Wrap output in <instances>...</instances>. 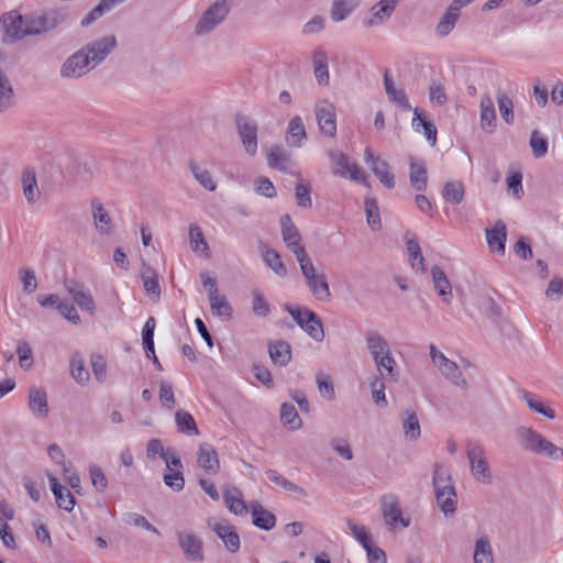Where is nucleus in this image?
Listing matches in <instances>:
<instances>
[{
	"label": "nucleus",
	"mask_w": 563,
	"mask_h": 563,
	"mask_svg": "<svg viewBox=\"0 0 563 563\" xmlns=\"http://www.w3.org/2000/svg\"><path fill=\"white\" fill-rule=\"evenodd\" d=\"M515 438L518 445L526 452L545 456L554 461L563 460V449L531 427H517L515 429Z\"/></svg>",
	"instance_id": "1"
},
{
	"label": "nucleus",
	"mask_w": 563,
	"mask_h": 563,
	"mask_svg": "<svg viewBox=\"0 0 563 563\" xmlns=\"http://www.w3.org/2000/svg\"><path fill=\"white\" fill-rule=\"evenodd\" d=\"M366 346L378 374L382 377H389L396 380L399 376V371L387 340L380 333L371 331L366 334Z\"/></svg>",
	"instance_id": "2"
},
{
	"label": "nucleus",
	"mask_w": 563,
	"mask_h": 563,
	"mask_svg": "<svg viewBox=\"0 0 563 563\" xmlns=\"http://www.w3.org/2000/svg\"><path fill=\"white\" fill-rule=\"evenodd\" d=\"M432 483L438 506L445 516L453 515L456 509L457 496L451 473L442 464H435Z\"/></svg>",
	"instance_id": "3"
},
{
	"label": "nucleus",
	"mask_w": 563,
	"mask_h": 563,
	"mask_svg": "<svg viewBox=\"0 0 563 563\" xmlns=\"http://www.w3.org/2000/svg\"><path fill=\"white\" fill-rule=\"evenodd\" d=\"M229 12L228 0L214 1L198 16L194 26V34L198 37L209 35L225 21Z\"/></svg>",
	"instance_id": "4"
},
{
	"label": "nucleus",
	"mask_w": 563,
	"mask_h": 563,
	"mask_svg": "<svg viewBox=\"0 0 563 563\" xmlns=\"http://www.w3.org/2000/svg\"><path fill=\"white\" fill-rule=\"evenodd\" d=\"M297 262L311 295L319 301H329L331 291L325 274L317 271L308 254L299 257Z\"/></svg>",
	"instance_id": "5"
},
{
	"label": "nucleus",
	"mask_w": 563,
	"mask_h": 563,
	"mask_svg": "<svg viewBox=\"0 0 563 563\" xmlns=\"http://www.w3.org/2000/svg\"><path fill=\"white\" fill-rule=\"evenodd\" d=\"M466 456L474 479L484 485L492 484L493 473L485 448L479 443L468 442L466 445Z\"/></svg>",
	"instance_id": "6"
},
{
	"label": "nucleus",
	"mask_w": 563,
	"mask_h": 563,
	"mask_svg": "<svg viewBox=\"0 0 563 563\" xmlns=\"http://www.w3.org/2000/svg\"><path fill=\"white\" fill-rule=\"evenodd\" d=\"M234 123L244 152L254 157L258 151L257 122L245 114L238 113Z\"/></svg>",
	"instance_id": "7"
},
{
	"label": "nucleus",
	"mask_w": 563,
	"mask_h": 563,
	"mask_svg": "<svg viewBox=\"0 0 563 563\" xmlns=\"http://www.w3.org/2000/svg\"><path fill=\"white\" fill-rule=\"evenodd\" d=\"M26 37L24 16L18 10L0 15V40L3 44H14Z\"/></svg>",
	"instance_id": "8"
},
{
	"label": "nucleus",
	"mask_w": 563,
	"mask_h": 563,
	"mask_svg": "<svg viewBox=\"0 0 563 563\" xmlns=\"http://www.w3.org/2000/svg\"><path fill=\"white\" fill-rule=\"evenodd\" d=\"M287 312L296 323L316 342H322L324 331L319 317L310 309L290 306L286 307Z\"/></svg>",
	"instance_id": "9"
},
{
	"label": "nucleus",
	"mask_w": 563,
	"mask_h": 563,
	"mask_svg": "<svg viewBox=\"0 0 563 563\" xmlns=\"http://www.w3.org/2000/svg\"><path fill=\"white\" fill-rule=\"evenodd\" d=\"M64 21V15L57 10H47L24 16L25 34L37 35L56 29Z\"/></svg>",
	"instance_id": "10"
},
{
	"label": "nucleus",
	"mask_w": 563,
	"mask_h": 563,
	"mask_svg": "<svg viewBox=\"0 0 563 563\" xmlns=\"http://www.w3.org/2000/svg\"><path fill=\"white\" fill-rule=\"evenodd\" d=\"M380 511L384 522L389 530L397 528H407L410 525V518H405L400 508L399 499L395 495H384L379 500Z\"/></svg>",
	"instance_id": "11"
},
{
	"label": "nucleus",
	"mask_w": 563,
	"mask_h": 563,
	"mask_svg": "<svg viewBox=\"0 0 563 563\" xmlns=\"http://www.w3.org/2000/svg\"><path fill=\"white\" fill-rule=\"evenodd\" d=\"M430 356L432 363L438 367L440 373L449 380H451L454 385L461 388H467L468 383L464 378L462 372L460 371L457 364L451 360H449L441 351L437 349L435 345H430Z\"/></svg>",
	"instance_id": "12"
},
{
	"label": "nucleus",
	"mask_w": 563,
	"mask_h": 563,
	"mask_svg": "<svg viewBox=\"0 0 563 563\" xmlns=\"http://www.w3.org/2000/svg\"><path fill=\"white\" fill-rule=\"evenodd\" d=\"M93 68L95 67L87 54H85L84 49L80 48L67 57L62 64L59 75L62 78L77 79L87 75Z\"/></svg>",
	"instance_id": "13"
},
{
	"label": "nucleus",
	"mask_w": 563,
	"mask_h": 563,
	"mask_svg": "<svg viewBox=\"0 0 563 563\" xmlns=\"http://www.w3.org/2000/svg\"><path fill=\"white\" fill-rule=\"evenodd\" d=\"M314 115L321 134L333 137L336 134L335 107L327 99H320L314 103Z\"/></svg>",
	"instance_id": "14"
},
{
	"label": "nucleus",
	"mask_w": 563,
	"mask_h": 563,
	"mask_svg": "<svg viewBox=\"0 0 563 563\" xmlns=\"http://www.w3.org/2000/svg\"><path fill=\"white\" fill-rule=\"evenodd\" d=\"M117 44V37L110 34L89 42L82 49L96 68L111 54Z\"/></svg>",
	"instance_id": "15"
},
{
	"label": "nucleus",
	"mask_w": 563,
	"mask_h": 563,
	"mask_svg": "<svg viewBox=\"0 0 563 563\" xmlns=\"http://www.w3.org/2000/svg\"><path fill=\"white\" fill-rule=\"evenodd\" d=\"M208 526L222 540L228 551L234 553L240 549V537L235 527L227 519H209Z\"/></svg>",
	"instance_id": "16"
},
{
	"label": "nucleus",
	"mask_w": 563,
	"mask_h": 563,
	"mask_svg": "<svg viewBox=\"0 0 563 563\" xmlns=\"http://www.w3.org/2000/svg\"><path fill=\"white\" fill-rule=\"evenodd\" d=\"M282 235L286 246L294 253L296 258L307 254L305 246L301 243V235L292 223L289 214H285L280 219Z\"/></svg>",
	"instance_id": "17"
},
{
	"label": "nucleus",
	"mask_w": 563,
	"mask_h": 563,
	"mask_svg": "<svg viewBox=\"0 0 563 563\" xmlns=\"http://www.w3.org/2000/svg\"><path fill=\"white\" fill-rule=\"evenodd\" d=\"M364 159L384 187L387 189L395 187V176L386 161L375 156L369 148L365 150Z\"/></svg>",
	"instance_id": "18"
},
{
	"label": "nucleus",
	"mask_w": 563,
	"mask_h": 563,
	"mask_svg": "<svg viewBox=\"0 0 563 563\" xmlns=\"http://www.w3.org/2000/svg\"><path fill=\"white\" fill-rule=\"evenodd\" d=\"M65 288L78 307L90 316L96 312L95 300L88 289L74 279L65 282Z\"/></svg>",
	"instance_id": "19"
},
{
	"label": "nucleus",
	"mask_w": 563,
	"mask_h": 563,
	"mask_svg": "<svg viewBox=\"0 0 563 563\" xmlns=\"http://www.w3.org/2000/svg\"><path fill=\"white\" fill-rule=\"evenodd\" d=\"M177 540L185 556L189 561H202L203 550L202 542L198 536L189 531L177 532Z\"/></svg>",
	"instance_id": "20"
},
{
	"label": "nucleus",
	"mask_w": 563,
	"mask_h": 563,
	"mask_svg": "<svg viewBox=\"0 0 563 563\" xmlns=\"http://www.w3.org/2000/svg\"><path fill=\"white\" fill-rule=\"evenodd\" d=\"M27 407L34 417L47 418L49 407L46 390L42 387L31 386L27 391Z\"/></svg>",
	"instance_id": "21"
},
{
	"label": "nucleus",
	"mask_w": 563,
	"mask_h": 563,
	"mask_svg": "<svg viewBox=\"0 0 563 563\" xmlns=\"http://www.w3.org/2000/svg\"><path fill=\"white\" fill-rule=\"evenodd\" d=\"M267 164L269 167L278 169L283 173H290L295 167L291 154L282 145H272L266 153Z\"/></svg>",
	"instance_id": "22"
},
{
	"label": "nucleus",
	"mask_w": 563,
	"mask_h": 563,
	"mask_svg": "<svg viewBox=\"0 0 563 563\" xmlns=\"http://www.w3.org/2000/svg\"><path fill=\"white\" fill-rule=\"evenodd\" d=\"M197 463L208 475H216L220 471L219 455L211 444L202 443L199 445Z\"/></svg>",
	"instance_id": "23"
},
{
	"label": "nucleus",
	"mask_w": 563,
	"mask_h": 563,
	"mask_svg": "<svg viewBox=\"0 0 563 563\" xmlns=\"http://www.w3.org/2000/svg\"><path fill=\"white\" fill-rule=\"evenodd\" d=\"M485 234L489 250L494 253L504 255L505 243L507 239L506 224L503 221L498 220L492 227L486 228Z\"/></svg>",
	"instance_id": "24"
},
{
	"label": "nucleus",
	"mask_w": 563,
	"mask_h": 563,
	"mask_svg": "<svg viewBox=\"0 0 563 563\" xmlns=\"http://www.w3.org/2000/svg\"><path fill=\"white\" fill-rule=\"evenodd\" d=\"M311 59L313 66V75L317 82L323 87L329 86L330 74L328 53L322 47H317L312 51Z\"/></svg>",
	"instance_id": "25"
},
{
	"label": "nucleus",
	"mask_w": 563,
	"mask_h": 563,
	"mask_svg": "<svg viewBox=\"0 0 563 563\" xmlns=\"http://www.w3.org/2000/svg\"><path fill=\"white\" fill-rule=\"evenodd\" d=\"M465 7V4H462V2H457V0H453L444 14L442 15L441 20L435 26V32L438 36L444 37L446 36L455 26V23L457 22L460 18V10Z\"/></svg>",
	"instance_id": "26"
},
{
	"label": "nucleus",
	"mask_w": 563,
	"mask_h": 563,
	"mask_svg": "<svg viewBox=\"0 0 563 563\" xmlns=\"http://www.w3.org/2000/svg\"><path fill=\"white\" fill-rule=\"evenodd\" d=\"M47 478L58 508L70 512L75 506L74 495L65 486L60 485L54 475L48 474Z\"/></svg>",
	"instance_id": "27"
},
{
	"label": "nucleus",
	"mask_w": 563,
	"mask_h": 563,
	"mask_svg": "<svg viewBox=\"0 0 563 563\" xmlns=\"http://www.w3.org/2000/svg\"><path fill=\"white\" fill-rule=\"evenodd\" d=\"M21 186L24 198L27 202H35L40 197L37 186L36 172L33 167L27 166L21 173Z\"/></svg>",
	"instance_id": "28"
},
{
	"label": "nucleus",
	"mask_w": 563,
	"mask_h": 563,
	"mask_svg": "<svg viewBox=\"0 0 563 563\" xmlns=\"http://www.w3.org/2000/svg\"><path fill=\"white\" fill-rule=\"evenodd\" d=\"M223 500L230 512L236 516L246 515L249 511L241 490L234 486L227 487L223 490Z\"/></svg>",
	"instance_id": "29"
},
{
	"label": "nucleus",
	"mask_w": 563,
	"mask_h": 563,
	"mask_svg": "<svg viewBox=\"0 0 563 563\" xmlns=\"http://www.w3.org/2000/svg\"><path fill=\"white\" fill-rule=\"evenodd\" d=\"M432 284L434 290L442 298V301L450 303L452 299V285L445 273L439 266L431 268Z\"/></svg>",
	"instance_id": "30"
},
{
	"label": "nucleus",
	"mask_w": 563,
	"mask_h": 563,
	"mask_svg": "<svg viewBox=\"0 0 563 563\" xmlns=\"http://www.w3.org/2000/svg\"><path fill=\"white\" fill-rule=\"evenodd\" d=\"M307 139V132L302 119L292 117L287 126L286 141L292 147H300Z\"/></svg>",
	"instance_id": "31"
},
{
	"label": "nucleus",
	"mask_w": 563,
	"mask_h": 563,
	"mask_svg": "<svg viewBox=\"0 0 563 563\" xmlns=\"http://www.w3.org/2000/svg\"><path fill=\"white\" fill-rule=\"evenodd\" d=\"M384 86L389 101L397 104L404 111L412 110L405 90L396 88L394 80L388 76L387 71L384 75Z\"/></svg>",
	"instance_id": "32"
},
{
	"label": "nucleus",
	"mask_w": 563,
	"mask_h": 563,
	"mask_svg": "<svg viewBox=\"0 0 563 563\" xmlns=\"http://www.w3.org/2000/svg\"><path fill=\"white\" fill-rule=\"evenodd\" d=\"M188 167L197 180V183L208 191H214L217 189V181L213 178L211 172L200 163L190 161Z\"/></svg>",
	"instance_id": "33"
},
{
	"label": "nucleus",
	"mask_w": 563,
	"mask_h": 563,
	"mask_svg": "<svg viewBox=\"0 0 563 563\" xmlns=\"http://www.w3.org/2000/svg\"><path fill=\"white\" fill-rule=\"evenodd\" d=\"M252 522L257 528L265 531L272 530L276 525V517L273 512L266 510L258 503L251 504Z\"/></svg>",
	"instance_id": "34"
},
{
	"label": "nucleus",
	"mask_w": 563,
	"mask_h": 563,
	"mask_svg": "<svg viewBox=\"0 0 563 563\" xmlns=\"http://www.w3.org/2000/svg\"><path fill=\"white\" fill-rule=\"evenodd\" d=\"M481 126L483 130L492 133L496 125V111L493 100L489 96L485 95L481 99Z\"/></svg>",
	"instance_id": "35"
},
{
	"label": "nucleus",
	"mask_w": 563,
	"mask_h": 563,
	"mask_svg": "<svg viewBox=\"0 0 563 563\" xmlns=\"http://www.w3.org/2000/svg\"><path fill=\"white\" fill-rule=\"evenodd\" d=\"M398 0H379L373 8V19L368 20L366 23L367 26H373L378 23H383L385 20L390 18L393 14Z\"/></svg>",
	"instance_id": "36"
},
{
	"label": "nucleus",
	"mask_w": 563,
	"mask_h": 563,
	"mask_svg": "<svg viewBox=\"0 0 563 563\" xmlns=\"http://www.w3.org/2000/svg\"><path fill=\"white\" fill-rule=\"evenodd\" d=\"M261 254L264 263L279 277H286L288 272L280 255L267 245L261 246Z\"/></svg>",
	"instance_id": "37"
},
{
	"label": "nucleus",
	"mask_w": 563,
	"mask_h": 563,
	"mask_svg": "<svg viewBox=\"0 0 563 563\" xmlns=\"http://www.w3.org/2000/svg\"><path fill=\"white\" fill-rule=\"evenodd\" d=\"M401 424L405 438L410 441L418 440L421 435L419 419L412 410H405L401 413Z\"/></svg>",
	"instance_id": "38"
},
{
	"label": "nucleus",
	"mask_w": 563,
	"mask_h": 563,
	"mask_svg": "<svg viewBox=\"0 0 563 563\" xmlns=\"http://www.w3.org/2000/svg\"><path fill=\"white\" fill-rule=\"evenodd\" d=\"M69 173L76 180L89 183L95 177V162L89 158L78 159L74 163Z\"/></svg>",
	"instance_id": "39"
},
{
	"label": "nucleus",
	"mask_w": 563,
	"mask_h": 563,
	"mask_svg": "<svg viewBox=\"0 0 563 563\" xmlns=\"http://www.w3.org/2000/svg\"><path fill=\"white\" fill-rule=\"evenodd\" d=\"M410 168V185L417 190V191H423L427 188L428 184V176H427V168L423 162H417L411 159L409 163Z\"/></svg>",
	"instance_id": "40"
},
{
	"label": "nucleus",
	"mask_w": 563,
	"mask_h": 563,
	"mask_svg": "<svg viewBox=\"0 0 563 563\" xmlns=\"http://www.w3.org/2000/svg\"><path fill=\"white\" fill-rule=\"evenodd\" d=\"M269 356L274 364L286 366L291 358L290 344L286 341H276L269 344Z\"/></svg>",
	"instance_id": "41"
},
{
	"label": "nucleus",
	"mask_w": 563,
	"mask_h": 563,
	"mask_svg": "<svg viewBox=\"0 0 563 563\" xmlns=\"http://www.w3.org/2000/svg\"><path fill=\"white\" fill-rule=\"evenodd\" d=\"M412 111H413V118H412V122H411L412 129L416 132H419L420 128H422L426 139L430 142V144L432 146L435 145L437 134H438L435 125L432 122L423 119L421 117L420 111L417 108L413 109Z\"/></svg>",
	"instance_id": "42"
},
{
	"label": "nucleus",
	"mask_w": 563,
	"mask_h": 563,
	"mask_svg": "<svg viewBox=\"0 0 563 563\" xmlns=\"http://www.w3.org/2000/svg\"><path fill=\"white\" fill-rule=\"evenodd\" d=\"M126 0H100L99 4L90 10L81 20V25L87 26L101 18L104 13L111 11L114 7L125 2Z\"/></svg>",
	"instance_id": "43"
},
{
	"label": "nucleus",
	"mask_w": 563,
	"mask_h": 563,
	"mask_svg": "<svg viewBox=\"0 0 563 563\" xmlns=\"http://www.w3.org/2000/svg\"><path fill=\"white\" fill-rule=\"evenodd\" d=\"M213 314L229 320L233 316V309L224 295L219 291L208 297Z\"/></svg>",
	"instance_id": "44"
},
{
	"label": "nucleus",
	"mask_w": 563,
	"mask_h": 563,
	"mask_svg": "<svg viewBox=\"0 0 563 563\" xmlns=\"http://www.w3.org/2000/svg\"><path fill=\"white\" fill-rule=\"evenodd\" d=\"M406 245H407V253H408V260H409V263H410V266L412 267V269L417 271V272H422L424 273L426 272V261H424V257L422 255V252H421V249L418 244V242L410 238V239H407V242H406Z\"/></svg>",
	"instance_id": "45"
},
{
	"label": "nucleus",
	"mask_w": 563,
	"mask_h": 563,
	"mask_svg": "<svg viewBox=\"0 0 563 563\" xmlns=\"http://www.w3.org/2000/svg\"><path fill=\"white\" fill-rule=\"evenodd\" d=\"M474 563H494L490 542L487 537H481L475 542Z\"/></svg>",
	"instance_id": "46"
},
{
	"label": "nucleus",
	"mask_w": 563,
	"mask_h": 563,
	"mask_svg": "<svg viewBox=\"0 0 563 563\" xmlns=\"http://www.w3.org/2000/svg\"><path fill=\"white\" fill-rule=\"evenodd\" d=\"M280 421L284 427L292 431L302 427L301 418L299 417L296 408L290 404H283L280 406Z\"/></svg>",
	"instance_id": "47"
},
{
	"label": "nucleus",
	"mask_w": 563,
	"mask_h": 563,
	"mask_svg": "<svg viewBox=\"0 0 563 563\" xmlns=\"http://www.w3.org/2000/svg\"><path fill=\"white\" fill-rule=\"evenodd\" d=\"M142 282L145 291L153 298L159 297V284L158 276L154 269L150 266L144 265L141 273Z\"/></svg>",
	"instance_id": "48"
},
{
	"label": "nucleus",
	"mask_w": 563,
	"mask_h": 563,
	"mask_svg": "<svg viewBox=\"0 0 563 563\" xmlns=\"http://www.w3.org/2000/svg\"><path fill=\"white\" fill-rule=\"evenodd\" d=\"M14 104V95L10 80L0 70V111L4 112Z\"/></svg>",
	"instance_id": "49"
},
{
	"label": "nucleus",
	"mask_w": 563,
	"mask_h": 563,
	"mask_svg": "<svg viewBox=\"0 0 563 563\" xmlns=\"http://www.w3.org/2000/svg\"><path fill=\"white\" fill-rule=\"evenodd\" d=\"M521 397L532 411L542 415L550 420L555 419V412L532 394L523 391Z\"/></svg>",
	"instance_id": "50"
},
{
	"label": "nucleus",
	"mask_w": 563,
	"mask_h": 563,
	"mask_svg": "<svg viewBox=\"0 0 563 563\" xmlns=\"http://www.w3.org/2000/svg\"><path fill=\"white\" fill-rule=\"evenodd\" d=\"M70 375L80 385H85L89 380V372L79 354H74L70 358Z\"/></svg>",
	"instance_id": "51"
},
{
	"label": "nucleus",
	"mask_w": 563,
	"mask_h": 563,
	"mask_svg": "<svg viewBox=\"0 0 563 563\" xmlns=\"http://www.w3.org/2000/svg\"><path fill=\"white\" fill-rule=\"evenodd\" d=\"M442 195L446 202H451L454 205L460 203L464 198L463 184L456 180L448 181L444 185Z\"/></svg>",
	"instance_id": "52"
},
{
	"label": "nucleus",
	"mask_w": 563,
	"mask_h": 563,
	"mask_svg": "<svg viewBox=\"0 0 563 563\" xmlns=\"http://www.w3.org/2000/svg\"><path fill=\"white\" fill-rule=\"evenodd\" d=\"M156 322L153 317H150L142 330L143 338V346L146 353V356L151 358L152 355H155L154 350V331H155Z\"/></svg>",
	"instance_id": "53"
},
{
	"label": "nucleus",
	"mask_w": 563,
	"mask_h": 563,
	"mask_svg": "<svg viewBox=\"0 0 563 563\" xmlns=\"http://www.w3.org/2000/svg\"><path fill=\"white\" fill-rule=\"evenodd\" d=\"M175 421L179 432L187 434H198V428L194 417L187 412L179 410L175 413Z\"/></svg>",
	"instance_id": "54"
},
{
	"label": "nucleus",
	"mask_w": 563,
	"mask_h": 563,
	"mask_svg": "<svg viewBox=\"0 0 563 563\" xmlns=\"http://www.w3.org/2000/svg\"><path fill=\"white\" fill-rule=\"evenodd\" d=\"M346 525L353 538L361 543L364 549L372 544V536L366 527L360 526L351 519L346 520Z\"/></svg>",
	"instance_id": "55"
},
{
	"label": "nucleus",
	"mask_w": 563,
	"mask_h": 563,
	"mask_svg": "<svg viewBox=\"0 0 563 563\" xmlns=\"http://www.w3.org/2000/svg\"><path fill=\"white\" fill-rule=\"evenodd\" d=\"M497 103L504 121L507 124H512L515 120L512 100L504 92H497Z\"/></svg>",
	"instance_id": "56"
},
{
	"label": "nucleus",
	"mask_w": 563,
	"mask_h": 563,
	"mask_svg": "<svg viewBox=\"0 0 563 563\" xmlns=\"http://www.w3.org/2000/svg\"><path fill=\"white\" fill-rule=\"evenodd\" d=\"M529 144L537 158H541L548 153V140L538 130L531 132Z\"/></svg>",
	"instance_id": "57"
},
{
	"label": "nucleus",
	"mask_w": 563,
	"mask_h": 563,
	"mask_svg": "<svg viewBox=\"0 0 563 563\" xmlns=\"http://www.w3.org/2000/svg\"><path fill=\"white\" fill-rule=\"evenodd\" d=\"M329 158L333 165V173L341 177H347L349 167L353 163H350L349 158L341 152H330Z\"/></svg>",
	"instance_id": "58"
},
{
	"label": "nucleus",
	"mask_w": 563,
	"mask_h": 563,
	"mask_svg": "<svg viewBox=\"0 0 563 563\" xmlns=\"http://www.w3.org/2000/svg\"><path fill=\"white\" fill-rule=\"evenodd\" d=\"M252 310L255 316L264 318L271 313L268 301L258 290L252 291Z\"/></svg>",
	"instance_id": "59"
},
{
	"label": "nucleus",
	"mask_w": 563,
	"mask_h": 563,
	"mask_svg": "<svg viewBox=\"0 0 563 563\" xmlns=\"http://www.w3.org/2000/svg\"><path fill=\"white\" fill-rule=\"evenodd\" d=\"M16 354L19 356L20 366L24 369H29L33 365L32 349L30 344L22 340L18 342Z\"/></svg>",
	"instance_id": "60"
},
{
	"label": "nucleus",
	"mask_w": 563,
	"mask_h": 563,
	"mask_svg": "<svg viewBox=\"0 0 563 563\" xmlns=\"http://www.w3.org/2000/svg\"><path fill=\"white\" fill-rule=\"evenodd\" d=\"M330 446L342 459L346 461L353 459V452L346 439L340 437L332 438L330 440Z\"/></svg>",
	"instance_id": "61"
},
{
	"label": "nucleus",
	"mask_w": 563,
	"mask_h": 563,
	"mask_svg": "<svg viewBox=\"0 0 563 563\" xmlns=\"http://www.w3.org/2000/svg\"><path fill=\"white\" fill-rule=\"evenodd\" d=\"M317 385L321 396L331 401L335 398V391L333 384L328 375L319 374L317 375Z\"/></svg>",
	"instance_id": "62"
},
{
	"label": "nucleus",
	"mask_w": 563,
	"mask_h": 563,
	"mask_svg": "<svg viewBox=\"0 0 563 563\" xmlns=\"http://www.w3.org/2000/svg\"><path fill=\"white\" fill-rule=\"evenodd\" d=\"M95 225L100 234L109 235L114 230V223L110 217V213H93Z\"/></svg>",
	"instance_id": "63"
},
{
	"label": "nucleus",
	"mask_w": 563,
	"mask_h": 563,
	"mask_svg": "<svg viewBox=\"0 0 563 563\" xmlns=\"http://www.w3.org/2000/svg\"><path fill=\"white\" fill-rule=\"evenodd\" d=\"M164 483L174 492L183 490L185 486V479L181 470H173V472L167 471V473L164 474Z\"/></svg>",
	"instance_id": "64"
}]
</instances>
